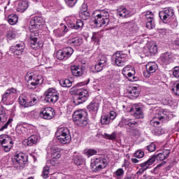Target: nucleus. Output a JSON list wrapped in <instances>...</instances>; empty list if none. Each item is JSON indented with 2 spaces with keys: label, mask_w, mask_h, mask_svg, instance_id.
<instances>
[{
  "label": "nucleus",
  "mask_w": 179,
  "mask_h": 179,
  "mask_svg": "<svg viewBox=\"0 0 179 179\" xmlns=\"http://www.w3.org/2000/svg\"><path fill=\"white\" fill-rule=\"evenodd\" d=\"M25 129H24V127L22 125H18L15 128V131H16L17 134H19L20 135H22V134H23V132H24Z\"/></svg>",
  "instance_id": "54"
},
{
  "label": "nucleus",
  "mask_w": 179,
  "mask_h": 179,
  "mask_svg": "<svg viewBox=\"0 0 179 179\" xmlns=\"http://www.w3.org/2000/svg\"><path fill=\"white\" fill-rule=\"evenodd\" d=\"M12 93H16V90H15V88H10L7 90L4 94L2 95L3 101H6V99H8V97H9Z\"/></svg>",
  "instance_id": "31"
},
{
  "label": "nucleus",
  "mask_w": 179,
  "mask_h": 179,
  "mask_svg": "<svg viewBox=\"0 0 179 179\" xmlns=\"http://www.w3.org/2000/svg\"><path fill=\"white\" fill-rule=\"evenodd\" d=\"M66 5L69 6L70 8H73L75 5H76V2H78V0H64Z\"/></svg>",
  "instance_id": "53"
},
{
  "label": "nucleus",
  "mask_w": 179,
  "mask_h": 179,
  "mask_svg": "<svg viewBox=\"0 0 179 179\" xmlns=\"http://www.w3.org/2000/svg\"><path fill=\"white\" fill-rule=\"evenodd\" d=\"M147 149L149 152H155L156 150V145L154 143H151L147 146Z\"/></svg>",
  "instance_id": "58"
},
{
  "label": "nucleus",
  "mask_w": 179,
  "mask_h": 179,
  "mask_svg": "<svg viewBox=\"0 0 179 179\" xmlns=\"http://www.w3.org/2000/svg\"><path fill=\"white\" fill-rule=\"evenodd\" d=\"M71 69L73 76H82L83 75V71L78 66L72 65Z\"/></svg>",
  "instance_id": "24"
},
{
  "label": "nucleus",
  "mask_w": 179,
  "mask_h": 179,
  "mask_svg": "<svg viewBox=\"0 0 179 179\" xmlns=\"http://www.w3.org/2000/svg\"><path fill=\"white\" fill-rule=\"evenodd\" d=\"M73 160L76 164V166H80V164L82 163V157L79 155H76L73 157Z\"/></svg>",
  "instance_id": "51"
},
{
  "label": "nucleus",
  "mask_w": 179,
  "mask_h": 179,
  "mask_svg": "<svg viewBox=\"0 0 179 179\" xmlns=\"http://www.w3.org/2000/svg\"><path fill=\"white\" fill-rule=\"evenodd\" d=\"M12 121H13V119L12 118L8 119L7 122L0 129V131H4V129H8V127L10 125V124L12 123Z\"/></svg>",
  "instance_id": "56"
},
{
  "label": "nucleus",
  "mask_w": 179,
  "mask_h": 179,
  "mask_svg": "<svg viewBox=\"0 0 179 179\" xmlns=\"http://www.w3.org/2000/svg\"><path fill=\"white\" fill-rule=\"evenodd\" d=\"M26 80H27L29 89H36L38 85H41L44 82V79H43L41 76L31 74H27L26 76Z\"/></svg>",
  "instance_id": "6"
},
{
  "label": "nucleus",
  "mask_w": 179,
  "mask_h": 179,
  "mask_svg": "<svg viewBox=\"0 0 179 179\" xmlns=\"http://www.w3.org/2000/svg\"><path fill=\"white\" fill-rule=\"evenodd\" d=\"M56 57H57V59H60V60L66 59L64 50H58L56 53Z\"/></svg>",
  "instance_id": "44"
},
{
  "label": "nucleus",
  "mask_w": 179,
  "mask_h": 179,
  "mask_svg": "<svg viewBox=\"0 0 179 179\" xmlns=\"http://www.w3.org/2000/svg\"><path fill=\"white\" fill-rule=\"evenodd\" d=\"M80 16L82 19H85V20H86V19L90 16V13H89V11H82L80 12Z\"/></svg>",
  "instance_id": "57"
},
{
  "label": "nucleus",
  "mask_w": 179,
  "mask_h": 179,
  "mask_svg": "<svg viewBox=\"0 0 179 179\" xmlns=\"http://www.w3.org/2000/svg\"><path fill=\"white\" fill-rule=\"evenodd\" d=\"M18 101L19 104L22 106V107H30V100H29V98L26 96V95H21L18 98Z\"/></svg>",
  "instance_id": "22"
},
{
  "label": "nucleus",
  "mask_w": 179,
  "mask_h": 179,
  "mask_svg": "<svg viewBox=\"0 0 179 179\" xmlns=\"http://www.w3.org/2000/svg\"><path fill=\"white\" fill-rule=\"evenodd\" d=\"M146 71L143 72L145 78H150L152 73H155L157 71L159 66L155 62H148L146 66Z\"/></svg>",
  "instance_id": "12"
},
{
  "label": "nucleus",
  "mask_w": 179,
  "mask_h": 179,
  "mask_svg": "<svg viewBox=\"0 0 179 179\" xmlns=\"http://www.w3.org/2000/svg\"><path fill=\"white\" fill-rule=\"evenodd\" d=\"M38 142V136L34 134L28 138L27 145V146H33Z\"/></svg>",
  "instance_id": "28"
},
{
  "label": "nucleus",
  "mask_w": 179,
  "mask_h": 179,
  "mask_svg": "<svg viewBox=\"0 0 179 179\" xmlns=\"http://www.w3.org/2000/svg\"><path fill=\"white\" fill-rule=\"evenodd\" d=\"M103 158L99 157V158H96L94 161V163L91 164V167H92V169H94V171H96V170H97V166H99L100 164V163L101 162V159Z\"/></svg>",
  "instance_id": "42"
},
{
  "label": "nucleus",
  "mask_w": 179,
  "mask_h": 179,
  "mask_svg": "<svg viewBox=\"0 0 179 179\" xmlns=\"http://www.w3.org/2000/svg\"><path fill=\"white\" fill-rule=\"evenodd\" d=\"M45 100L47 103H57L58 99H59V94L54 88H49L45 92Z\"/></svg>",
  "instance_id": "7"
},
{
  "label": "nucleus",
  "mask_w": 179,
  "mask_h": 179,
  "mask_svg": "<svg viewBox=\"0 0 179 179\" xmlns=\"http://www.w3.org/2000/svg\"><path fill=\"white\" fill-rule=\"evenodd\" d=\"M43 17L36 16L34 17L31 21H30V26H29V30H30V41H31V45L33 47V45H36L37 44V37H38V30L41 29V27L43 26Z\"/></svg>",
  "instance_id": "1"
},
{
  "label": "nucleus",
  "mask_w": 179,
  "mask_h": 179,
  "mask_svg": "<svg viewBox=\"0 0 179 179\" xmlns=\"http://www.w3.org/2000/svg\"><path fill=\"white\" fill-rule=\"evenodd\" d=\"M94 155H97V151L96 150L90 149L86 152V155L87 156V157L94 156Z\"/></svg>",
  "instance_id": "55"
},
{
  "label": "nucleus",
  "mask_w": 179,
  "mask_h": 179,
  "mask_svg": "<svg viewBox=\"0 0 179 179\" xmlns=\"http://www.w3.org/2000/svg\"><path fill=\"white\" fill-rule=\"evenodd\" d=\"M63 51L64 52L66 59H68V58H69L73 54V49L70 47L64 48Z\"/></svg>",
  "instance_id": "36"
},
{
  "label": "nucleus",
  "mask_w": 179,
  "mask_h": 179,
  "mask_svg": "<svg viewBox=\"0 0 179 179\" xmlns=\"http://www.w3.org/2000/svg\"><path fill=\"white\" fill-rule=\"evenodd\" d=\"M172 92H173L174 94L176 96H179V82H176L173 84Z\"/></svg>",
  "instance_id": "46"
},
{
  "label": "nucleus",
  "mask_w": 179,
  "mask_h": 179,
  "mask_svg": "<svg viewBox=\"0 0 179 179\" xmlns=\"http://www.w3.org/2000/svg\"><path fill=\"white\" fill-rule=\"evenodd\" d=\"M36 102H37V99L36 98H33L31 101L29 100V107H31V106H34Z\"/></svg>",
  "instance_id": "63"
},
{
  "label": "nucleus",
  "mask_w": 179,
  "mask_h": 179,
  "mask_svg": "<svg viewBox=\"0 0 179 179\" xmlns=\"http://www.w3.org/2000/svg\"><path fill=\"white\" fill-rule=\"evenodd\" d=\"M24 43H18L15 46H14V51L13 55H23V53L24 52Z\"/></svg>",
  "instance_id": "21"
},
{
  "label": "nucleus",
  "mask_w": 179,
  "mask_h": 179,
  "mask_svg": "<svg viewBox=\"0 0 179 179\" xmlns=\"http://www.w3.org/2000/svg\"><path fill=\"white\" fill-rule=\"evenodd\" d=\"M6 37L8 40H13L16 38V34L13 31H8L6 34Z\"/></svg>",
  "instance_id": "49"
},
{
  "label": "nucleus",
  "mask_w": 179,
  "mask_h": 179,
  "mask_svg": "<svg viewBox=\"0 0 179 179\" xmlns=\"http://www.w3.org/2000/svg\"><path fill=\"white\" fill-rule=\"evenodd\" d=\"M40 116L43 120H52L55 116V110L51 107L45 108L41 111Z\"/></svg>",
  "instance_id": "13"
},
{
  "label": "nucleus",
  "mask_w": 179,
  "mask_h": 179,
  "mask_svg": "<svg viewBox=\"0 0 179 179\" xmlns=\"http://www.w3.org/2000/svg\"><path fill=\"white\" fill-rule=\"evenodd\" d=\"M107 166V159L102 158L101 159V162L99 165H97L96 170H101V169H106V166Z\"/></svg>",
  "instance_id": "43"
},
{
  "label": "nucleus",
  "mask_w": 179,
  "mask_h": 179,
  "mask_svg": "<svg viewBox=\"0 0 179 179\" xmlns=\"http://www.w3.org/2000/svg\"><path fill=\"white\" fill-rule=\"evenodd\" d=\"M108 115L109 116L110 121H113V120H115V117H117V113L115 111H110V114Z\"/></svg>",
  "instance_id": "61"
},
{
  "label": "nucleus",
  "mask_w": 179,
  "mask_h": 179,
  "mask_svg": "<svg viewBox=\"0 0 179 179\" xmlns=\"http://www.w3.org/2000/svg\"><path fill=\"white\" fill-rule=\"evenodd\" d=\"M86 11H87V5L83 4L80 12H86Z\"/></svg>",
  "instance_id": "64"
},
{
  "label": "nucleus",
  "mask_w": 179,
  "mask_h": 179,
  "mask_svg": "<svg viewBox=\"0 0 179 179\" xmlns=\"http://www.w3.org/2000/svg\"><path fill=\"white\" fill-rule=\"evenodd\" d=\"M92 39L94 41H99V40H100V34L96 32L93 33Z\"/></svg>",
  "instance_id": "60"
},
{
  "label": "nucleus",
  "mask_w": 179,
  "mask_h": 179,
  "mask_svg": "<svg viewBox=\"0 0 179 179\" xmlns=\"http://www.w3.org/2000/svg\"><path fill=\"white\" fill-rule=\"evenodd\" d=\"M124 173L125 171H124V169L122 168H120L114 173V176L117 179L122 178V177H124Z\"/></svg>",
  "instance_id": "38"
},
{
  "label": "nucleus",
  "mask_w": 179,
  "mask_h": 179,
  "mask_svg": "<svg viewBox=\"0 0 179 179\" xmlns=\"http://www.w3.org/2000/svg\"><path fill=\"white\" fill-rule=\"evenodd\" d=\"M135 69H131V71L127 73V76L130 82H135L138 80V78L135 77Z\"/></svg>",
  "instance_id": "34"
},
{
  "label": "nucleus",
  "mask_w": 179,
  "mask_h": 179,
  "mask_svg": "<svg viewBox=\"0 0 179 179\" xmlns=\"http://www.w3.org/2000/svg\"><path fill=\"white\" fill-rule=\"evenodd\" d=\"M69 45H80V39L79 38H71L67 41Z\"/></svg>",
  "instance_id": "33"
},
{
  "label": "nucleus",
  "mask_w": 179,
  "mask_h": 179,
  "mask_svg": "<svg viewBox=\"0 0 179 179\" xmlns=\"http://www.w3.org/2000/svg\"><path fill=\"white\" fill-rule=\"evenodd\" d=\"M29 8V3L26 1H20L17 6V11L23 13Z\"/></svg>",
  "instance_id": "26"
},
{
  "label": "nucleus",
  "mask_w": 179,
  "mask_h": 179,
  "mask_svg": "<svg viewBox=\"0 0 179 179\" xmlns=\"http://www.w3.org/2000/svg\"><path fill=\"white\" fill-rule=\"evenodd\" d=\"M145 156V152L142 151V150H138L134 153V157H136L137 159H142Z\"/></svg>",
  "instance_id": "50"
},
{
  "label": "nucleus",
  "mask_w": 179,
  "mask_h": 179,
  "mask_svg": "<svg viewBox=\"0 0 179 179\" xmlns=\"http://www.w3.org/2000/svg\"><path fill=\"white\" fill-rule=\"evenodd\" d=\"M88 111L91 113H96L99 110V102L97 101H92L87 106Z\"/></svg>",
  "instance_id": "25"
},
{
  "label": "nucleus",
  "mask_w": 179,
  "mask_h": 179,
  "mask_svg": "<svg viewBox=\"0 0 179 179\" xmlns=\"http://www.w3.org/2000/svg\"><path fill=\"white\" fill-rule=\"evenodd\" d=\"M159 51L157 45H152L148 48V52L151 55H156V53Z\"/></svg>",
  "instance_id": "39"
},
{
  "label": "nucleus",
  "mask_w": 179,
  "mask_h": 179,
  "mask_svg": "<svg viewBox=\"0 0 179 179\" xmlns=\"http://www.w3.org/2000/svg\"><path fill=\"white\" fill-rule=\"evenodd\" d=\"M117 13L119 16L122 19H127L128 17H131V16H132L133 15L132 12L125 8V7H120L117 10Z\"/></svg>",
  "instance_id": "18"
},
{
  "label": "nucleus",
  "mask_w": 179,
  "mask_h": 179,
  "mask_svg": "<svg viewBox=\"0 0 179 179\" xmlns=\"http://www.w3.org/2000/svg\"><path fill=\"white\" fill-rule=\"evenodd\" d=\"M0 143L4 148L5 152H10L12 148L13 140H12L10 136L6 134H1L0 135Z\"/></svg>",
  "instance_id": "10"
},
{
  "label": "nucleus",
  "mask_w": 179,
  "mask_h": 179,
  "mask_svg": "<svg viewBox=\"0 0 179 179\" xmlns=\"http://www.w3.org/2000/svg\"><path fill=\"white\" fill-rule=\"evenodd\" d=\"M159 59L163 64H170V62H173V55L166 52L160 56Z\"/></svg>",
  "instance_id": "19"
},
{
  "label": "nucleus",
  "mask_w": 179,
  "mask_h": 179,
  "mask_svg": "<svg viewBox=\"0 0 179 179\" xmlns=\"http://www.w3.org/2000/svg\"><path fill=\"white\" fill-rule=\"evenodd\" d=\"M159 17L164 23H169L174 17V10L171 8H165L159 12Z\"/></svg>",
  "instance_id": "9"
},
{
  "label": "nucleus",
  "mask_w": 179,
  "mask_h": 179,
  "mask_svg": "<svg viewBox=\"0 0 179 179\" xmlns=\"http://www.w3.org/2000/svg\"><path fill=\"white\" fill-rule=\"evenodd\" d=\"M71 94H76V99L73 101L74 104L76 106H79V104H83L85 103L86 100H87V97H89V92L87 90L78 89L75 87H73L71 89Z\"/></svg>",
  "instance_id": "3"
},
{
  "label": "nucleus",
  "mask_w": 179,
  "mask_h": 179,
  "mask_svg": "<svg viewBox=\"0 0 179 179\" xmlns=\"http://www.w3.org/2000/svg\"><path fill=\"white\" fill-rule=\"evenodd\" d=\"M173 75L175 78H178V79H179V67L178 66L174 67L173 71Z\"/></svg>",
  "instance_id": "59"
},
{
  "label": "nucleus",
  "mask_w": 179,
  "mask_h": 179,
  "mask_svg": "<svg viewBox=\"0 0 179 179\" xmlns=\"http://www.w3.org/2000/svg\"><path fill=\"white\" fill-rule=\"evenodd\" d=\"M83 25L84 24L82 20H77L76 23H73V22L69 23V27H70L71 29H74V30H82Z\"/></svg>",
  "instance_id": "23"
},
{
  "label": "nucleus",
  "mask_w": 179,
  "mask_h": 179,
  "mask_svg": "<svg viewBox=\"0 0 179 179\" xmlns=\"http://www.w3.org/2000/svg\"><path fill=\"white\" fill-rule=\"evenodd\" d=\"M17 20H19V17L16 14H11L8 17V22L11 25L16 24Z\"/></svg>",
  "instance_id": "30"
},
{
  "label": "nucleus",
  "mask_w": 179,
  "mask_h": 179,
  "mask_svg": "<svg viewBox=\"0 0 179 179\" xmlns=\"http://www.w3.org/2000/svg\"><path fill=\"white\" fill-rule=\"evenodd\" d=\"M139 90L137 87H133L131 90L129 91V97L132 100L139 96Z\"/></svg>",
  "instance_id": "27"
},
{
  "label": "nucleus",
  "mask_w": 179,
  "mask_h": 179,
  "mask_svg": "<svg viewBox=\"0 0 179 179\" xmlns=\"http://www.w3.org/2000/svg\"><path fill=\"white\" fill-rule=\"evenodd\" d=\"M169 155L170 150H164L162 152L158 153L154 156L155 157V159L157 160V162H162L163 160H166V159H167Z\"/></svg>",
  "instance_id": "20"
},
{
  "label": "nucleus",
  "mask_w": 179,
  "mask_h": 179,
  "mask_svg": "<svg viewBox=\"0 0 179 179\" xmlns=\"http://www.w3.org/2000/svg\"><path fill=\"white\" fill-rule=\"evenodd\" d=\"M147 29H153L155 27V15L151 11H148L145 14Z\"/></svg>",
  "instance_id": "16"
},
{
  "label": "nucleus",
  "mask_w": 179,
  "mask_h": 179,
  "mask_svg": "<svg viewBox=\"0 0 179 179\" xmlns=\"http://www.w3.org/2000/svg\"><path fill=\"white\" fill-rule=\"evenodd\" d=\"M129 113L134 117V118L137 120H141L142 118H145V114L143 111H142V108L138 106L135 108H130Z\"/></svg>",
  "instance_id": "14"
},
{
  "label": "nucleus",
  "mask_w": 179,
  "mask_h": 179,
  "mask_svg": "<svg viewBox=\"0 0 179 179\" xmlns=\"http://www.w3.org/2000/svg\"><path fill=\"white\" fill-rule=\"evenodd\" d=\"M103 68H104V66H103V64H100V63L96 62L94 66V72H101V71H103Z\"/></svg>",
  "instance_id": "52"
},
{
  "label": "nucleus",
  "mask_w": 179,
  "mask_h": 179,
  "mask_svg": "<svg viewBox=\"0 0 179 179\" xmlns=\"http://www.w3.org/2000/svg\"><path fill=\"white\" fill-rule=\"evenodd\" d=\"M73 121L78 127H86L87 125V117L85 110H77L73 114Z\"/></svg>",
  "instance_id": "5"
},
{
  "label": "nucleus",
  "mask_w": 179,
  "mask_h": 179,
  "mask_svg": "<svg viewBox=\"0 0 179 179\" xmlns=\"http://www.w3.org/2000/svg\"><path fill=\"white\" fill-rule=\"evenodd\" d=\"M103 138L104 139H108V141H114L117 138V133L115 131L113 132L111 134H103Z\"/></svg>",
  "instance_id": "37"
},
{
  "label": "nucleus",
  "mask_w": 179,
  "mask_h": 179,
  "mask_svg": "<svg viewBox=\"0 0 179 179\" xmlns=\"http://www.w3.org/2000/svg\"><path fill=\"white\" fill-rule=\"evenodd\" d=\"M127 125L130 128H136V127H139V123L134 119H129L127 115H124L122 117V120L119 122L118 127L123 128V127Z\"/></svg>",
  "instance_id": "11"
},
{
  "label": "nucleus",
  "mask_w": 179,
  "mask_h": 179,
  "mask_svg": "<svg viewBox=\"0 0 179 179\" xmlns=\"http://www.w3.org/2000/svg\"><path fill=\"white\" fill-rule=\"evenodd\" d=\"M96 62L105 66L106 64H107V57L104 55H99Z\"/></svg>",
  "instance_id": "41"
},
{
  "label": "nucleus",
  "mask_w": 179,
  "mask_h": 179,
  "mask_svg": "<svg viewBox=\"0 0 179 179\" xmlns=\"http://www.w3.org/2000/svg\"><path fill=\"white\" fill-rule=\"evenodd\" d=\"M132 69H134V68H132V66H131V65H127V66H124L122 69V73H123L124 76H127V75H128L129 72H131V71H132Z\"/></svg>",
  "instance_id": "48"
},
{
  "label": "nucleus",
  "mask_w": 179,
  "mask_h": 179,
  "mask_svg": "<svg viewBox=\"0 0 179 179\" xmlns=\"http://www.w3.org/2000/svg\"><path fill=\"white\" fill-rule=\"evenodd\" d=\"M51 157H52V159H60L61 152L53 148L51 149Z\"/></svg>",
  "instance_id": "35"
},
{
  "label": "nucleus",
  "mask_w": 179,
  "mask_h": 179,
  "mask_svg": "<svg viewBox=\"0 0 179 179\" xmlns=\"http://www.w3.org/2000/svg\"><path fill=\"white\" fill-rule=\"evenodd\" d=\"M60 85L63 87H71L72 86V83L69 79L62 80L60 81Z\"/></svg>",
  "instance_id": "40"
},
{
  "label": "nucleus",
  "mask_w": 179,
  "mask_h": 179,
  "mask_svg": "<svg viewBox=\"0 0 179 179\" xmlns=\"http://www.w3.org/2000/svg\"><path fill=\"white\" fill-rule=\"evenodd\" d=\"M111 122V120L110 119V116L108 115H102L101 116V124L102 125H108Z\"/></svg>",
  "instance_id": "32"
},
{
  "label": "nucleus",
  "mask_w": 179,
  "mask_h": 179,
  "mask_svg": "<svg viewBox=\"0 0 179 179\" xmlns=\"http://www.w3.org/2000/svg\"><path fill=\"white\" fill-rule=\"evenodd\" d=\"M93 22L98 27L110 23V13L106 10H96L92 14Z\"/></svg>",
  "instance_id": "2"
},
{
  "label": "nucleus",
  "mask_w": 179,
  "mask_h": 179,
  "mask_svg": "<svg viewBox=\"0 0 179 179\" xmlns=\"http://www.w3.org/2000/svg\"><path fill=\"white\" fill-rule=\"evenodd\" d=\"M163 118H164V113H163V111H159L158 113V115L150 121V125H152V127H154L155 128H157V127H159V125H160L159 121H162V120H163Z\"/></svg>",
  "instance_id": "17"
},
{
  "label": "nucleus",
  "mask_w": 179,
  "mask_h": 179,
  "mask_svg": "<svg viewBox=\"0 0 179 179\" xmlns=\"http://www.w3.org/2000/svg\"><path fill=\"white\" fill-rule=\"evenodd\" d=\"M146 170H148V168H146V166H141V169L138 170L137 174H143V172L146 171Z\"/></svg>",
  "instance_id": "62"
},
{
  "label": "nucleus",
  "mask_w": 179,
  "mask_h": 179,
  "mask_svg": "<svg viewBox=\"0 0 179 179\" xmlns=\"http://www.w3.org/2000/svg\"><path fill=\"white\" fill-rule=\"evenodd\" d=\"M55 135L59 142L63 145L71 142V134L69 133V129L66 127H60L57 129Z\"/></svg>",
  "instance_id": "4"
},
{
  "label": "nucleus",
  "mask_w": 179,
  "mask_h": 179,
  "mask_svg": "<svg viewBox=\"0 0 179 179\" xmlns=\"http://www.w3.org/2000/svg\"><path fill=\"white\" fill-rule=\"evenodd\" d=\"M113 59L117 66H124L125 62L128 61V55L124 54L122 51L117 52L113 55Z\"/></svg>",
  "instance_id": "8"
},
{
  "label": "nucleus",
  "mask_w": 179,
  "mask_h": 179,
  "mask_svg": "<svg viewBox=\"0 0 179 179\" xmlns=\"http://www.w3.org/2000/svg\"><path fill=\"white\" fill-rule=\"evenodd\" d=\"M155 162H156V157L154 155L150 157V158H149L145 162L141 164L140 166L141 167H146V169H149V166H152Z\"/></svg>",
  "instance_id": "29"
},
{
  "label": "nucleus",
  "mask_w": 179,
  "mask_h": 179,
  "mask_svg": "<svg viewBox=\"0 0 179 179\" xmlns=\"http://www.w3.org/2000/svg\"><path fill=\"white\" fill-rule=\"evenodd\" d=\"M123 26H124V27H130L129 28L130 33L131 34L136 33V30L134 29V24H132V22H124L123 24Z\"/></svg>",
  "instance_id": "45"
},
{
  "label": "nucleus",
  "mask_w": 179,
  "mask_h": 179,
  "mask_svg": "<svg viewBox=\"0 0 179 179\" xmlns=\"http://www.w3.org/2000/svg\"><path fill=\"white\" fill-rule=\"evenodd\" d=\"M14 163L18 164L19 167H24L27 163V158L22 153L17 154L14 157Z\"/></svg>",
  "instance_id": "15"
},
{
  "label": "nucleus",
  "mask_w": 179,
  "mask_h": 179,
  "mask_svg": "<svg viewBox=\"0 0 179 179\" xmlns=\"http://www.w3.org/2000/svg\"><path fill=\"white\" fill-rule=\"evenodd\" d=\"M48 174H50V166H45L43 169L42 177L48 178Z\"/></svg>",
  "instance_id": "47"
}]
</instances>
